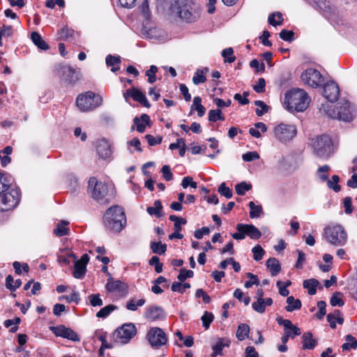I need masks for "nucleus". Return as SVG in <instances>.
Listing matches in <instances>:
<instances>
[{
	"label": "nucleus",
	"instance_id": "obj_1",
	"mask_svg": "<svg viewBox=\"0 0 357 357\" xmlns=\"http://www.w3.org/2000/svg\"><path fill=\"white\" fill-rule=\"evenodd\" d=\"M169 4L167 14L174 18L179 19L183 23L193 24L197 22L202 14L200 6L192 0H160Z\"/></svg>",
	"mask_w": 357,
	"mask_h": 357
},
{
	"label": "nucleus",
	"instance_id": "obj_2",
	"mask_svg": "<svg viewBox=\"0 0 357 357\" xmlns=\"http://www.w3.org/2000/svg\"><path fill=\"white\" fill-rule=\"evenodd\" d=\"M309 103L310 98L303 89H295L285 94L284 104L289 112H303L307 109Z\"/></svg>",
	"mask_w": 357,
	"mask_h": 357
},
{
	"label": "nucleus",
	"instance_id": "obj_3",
	"mask_svg": "<svg viewBox=\"0 0 357 357\" xmlns=\"http://www.w3.org/2000/svg\"><path fill=\"white\" fill-rule=\"evenodd\" d=\"M103 221L107 229L115 233L120 232L126 224L123 208L119 206L110 207L106 211Z\"/></svg>",
	"mask_w": 357,
	"mask_h": 357
},
{
	"label": "nucleus",
	"instance_id": "obj_4",
	"mask_svg": "<svg viewBox=\"0 0 357 357\" xmlns=\"http://www.w3.org/2000/svg\"><path fill=\"white\" fill-rule=\"evenodd\" d=\"M326 114L330 118L349 122L354 117V109L348 101L344 100L335 106L328 107L326 110Z\"/></svg>",
	"mask_w": 357,
	"mask_h": 357
},
{
	"label": "nucleus",
	"instance_id": "obj_5",
	"mask_svg": "<svg viewBox=\"0 0 357 357\" xmlns=\"http://www.w3.org/2000/svg\"><path fill=\"white\" fill-rule=\"evenodd\" d=\"M312 147L315 155L321 158L327 159L333 153V144L331 137L324 135L312 139Z\"/></svg>",
	"mask_w": 357,
	"mask_h": 357
},
{
	"label": "nucleus",
	"instance_id": "obj_6",
	"mask_svg": "<svg viewBox=\"0 0 357 357\" xmlns=\"http://www.w3.org/2000/svg\"><path fill=\"white\" fill-rule=\"evenodd\" d=\"M102 103V97L91 91H88L84 94H80L76 99V105L82 112L92 111L100 106Z\"/></svg>",
	"mask_w": 357,
	"mask_h": 357
},
{
	"label": "nucleus",
	"instance_id": "obj_7",
	"mask_svg": "<svg viewBox=\"0 0 357 357\" xmlns=\"http://www.w3.org/2000/svg\"><path fill=\"white\" fill-rule=\"evenodd\" d=\"M324 235L328 242L336 246L344 245L347 240V232L339 225L328 226L324 230Z\"/></svg>",
	"mask_w": 357,
	"mask_h": 357
},
{
	"label": "nucleus",
	"instance_id": "obj_8",
	"mask_svg": "<svg viewBox=\"0 0 357 357\" xmlns=\"http://www.w3.org/2000/svg\"><path fill=\"white\" fill-rule=\"evenodd\" d=\"M8 185L5 190H0V211H9L14 208L19 203L20 194L19 190L12 189L7 192Z\"/></svg>",
	"mask_w": 357,
	"mask_h": 357
},
{
	"label": "nucleus",
	"instance_id": "obj_9",
	"mask_svg": "<svg viewBox=\"0 0 357 357\" xmlns=\"http://www.w3.org/2000/svg\"><path fill=\"white\" fill-rule=\"evenodd\" d=\"M273 133L278 141L284 144L294 139L296 135V128L293 125L280 123L274 128Z\"/></svg>",
	"mask_w": 357,
	"mask_h": 357
},
{
	"label": "nucleus",
	"instance_id": "obj_10",
	"mask_svg": "<svg viewBox=\"0 0 357 357\" xmlns=\"http://www.w3.org/2000/svg\"><path fill=\"white\" fill-rule=\"evenodd\" d=\"M88 184V192L93 199L99 202L105 199L108 192L105 183L98 181L95 177H91L89 178Z\"/></svg>",
	"mask_w": 357,
	"mask_h": 357
},
{
	"label": "nucleus",
	"instance_id": "obj_11",
	"mask_svg": "<svg viewBox=\"0 0 357 357\" xmlns=\"http://www.w3.org/2000/svg\"><path fill=\"white\" fill-rule=\"evenodd\" d=\"M136 332L133 324H125L114 332L112 337L116 342L126 344L135 335Z\"/></svg>",
	"mask_w": 357,
	"mask_h": 357
},
{
	"label": "nucleus",
	"instance_id": "obj_12",
	"mask_svg": "<svg viewBox=\"0 0 357 357\" xmlns=\"http://www.w3.org/2000/svg\"><path fill=\"white\" fill-rule=\"evenodd\" d=\"M301 79L305 84L312 88L320 86L324 82V77L316 69L308 68L301 75Z\"/></svg>",
	"mask_w": 357,
	"mask_h": 357
},
{
	"label": "nucleus",
	"instance_id": "obj_13",
	"mask_svg": "<svg viewBox=\"0 0 357 357\" xmlns=\"http://www.w3.org/2000/svg\"><path fill=\"white\" fill-rule=\"evenodd\" d=\"M146 338L151 347L154 348H158L165 344L167 341L164 331L158 327L151 328L147 333Z\"/></svg>",
	"mask_w": 357,
	"mask_h": 357
},
{
	"label": "nucleus",
	"instance_id": "obj_14",
	"mask_svg": "<svg viewBox=\"0 0 357 357\" xmlns=\"http://www.w3.org/2000/svg\"><path fill=\"white\" fill-rule=\"evenodd\" d=\"M123 98L127 102H129L130 98H132L134 100L146 107H150L151 106L145 95L137 88L132 87L130 89L126 90L123 93Z\"/></svg>",
	"mask_w": 357,
	"mask_h": 357
},
{
	"label": "nucleus",
	"instance_id": "obj_15",
	"mask_svg": "<svg viewBox=\"0 0 357 357\" xmlns=\"http://www.w3.org/2000/svg\"><path fill=\"white\" fill-rule=\"evenodd\" d=\"M50 329L57 337H61L75 342L79 341V337L76 333L72 329L66 328L63 325L50 326Z\"/></svg>",
	"mask_w": 357,
	"mask_h": 357
},
{
	"label": "nucleus",
	"instance_id": "obj_16",
	"mask_svg": "<svg viewBox=\"0 0 357 357\" xmlns=\"http://www.w3.org/2000/svg\"><path fill=\"white\" fill-rule=\"evenodd\" d=\"M89 261V257L87 254L83 255L79 260L75 261L73 276L75 278L79 279L84 277Z\"/></svg>",
	"mask_w": 357,
	"mask_h": 357
},
{
	"label": "nucleus",
	"instance_id": "obj_17",
	"mask_svg": "<svg viewBox=\"0 0 357 357\" xmlns=\"http://www.w3.org/2000/svg\"><path fill=\"white\" fill-rule=\"evenodd\" d=\"M324 96L330 102H334L337 100L340 94L338 85L334 82L326 83L324 86Z\"/></svg>",
	"mask_w": 357,
	"mask_h": 357
},
{
	"label": "nucleus",
	"instance_id": "obj_18",
	"mask_svg": "<svg viewBox=\"0 0 357 357\" xmlns=\"http://www.w3.org/2000/svg\"><path fill=\"white\" fill-rule=\"evenodd\" d=\"M106 289L109 292L118 293L121 295H125L127 293V286L120 280H114L109 278L106 284Z\"/></svg>",
	"mask_w": 357,
	"mask_h": 357
},
{
	"label": "nucleus",
	"instance_id": "obj_19",
	"mask_svg": "<svg viewBox=\"0 0 357 357\" xmlns=\"http://www.w3.org/2000/svg\"><path fill=\"white\" fill-rule=\"evenodd\" d=\"M238 231H245L252 239H259L261 236V231L253 225L238 224L236 225Z\"/></svg>",
	"mask_w": 357,
	"mask_h": 357
},
{
	"label": "nucleus",
	"instance_id": "obj_20",
	"mask_svg": "<svg viewBox=\"0 0 357 357\" xmlns=\"http://www.w3.org/2000/svg\"><path fill=\"white\" fill-rule=\"evenodd\" d=\"M97 153L103 159L108 158L112 153L110 144L105 139L100 140L97 144Z\"/></svg>",
	"mask_w": 357,
	"mask_h": 357
},
{
	"label": "nucleus",
	"instance_id": "obj_21",
	"mask_svg": "<svg viewBox=\"0 0 357 357\" xmlns=\"http://www.w3.org/2000/svg\"><path fill=\"white\" fill-rule=\"evenodd\" d=\"M164 317L162 309L158 306H151L147 308L145 317L149 320L155 321L160 319Z\"/></svg>",
	"mask_w": 357,
	"mask_h": 357
},
{
	"label": "nucleus",
	"instance_id": "obj_22",
	"mask_svg": "<svg viewBox=\"0 0 357 357\" xmlns=\"http://www.w3.org/2000/svg\"><path fill=\"white\" fill-rule=\"evenodd\" d=\"M272 304L273 300L271 298H257V301L252 303V307L255 311L261 314L265 312L266 306H270Z\"/></svg>",
	"mask_w": 357,
	"mask_h": 357
},
{
	"label": "nucleus",
	"instance_id": "obj_23",
	"mask_svg": "<svg viewBox=\"0 0 357 357\" xmlns=\"http://www.w3.org/2000/svg\"><path fill=\"white\" fill-rule=\"evenodd\" d=\"M149 116L146 114H142L139 118L135 117L134 119L135 126H133L131 129L134 130L135 126L138 132H144L146 128V126L149 123Z\"/></svg>",
	"mask_w": 357,
	"mask_h": 357
},
{
	"label": "nucleus",
	"instance_id": "obj_24",
	"mask_svg": "<svg viewBox=\"0 0 357 357\" xmlns=\"http://www.w3.org/2000/svg\"><path fill=\"white\" fill-rule=\"evenodd\" d=\"M326 318L332 328H335L336 327V322L339 324H342L344 322L343 317L340 311L338 310H335L333 312L329 313Z\"/></svg>",
	"mask_w": 357,
	"mask_h": 357
},
{
	"label": "nucleus",
	"instance_id": "obj_25",
	"mask_svg": "<svg viewBox=\"0 0 357 357\" xmlns=\"http://www.w3.org/2000/svg\"><path fill=\"white\" fill-rule=\"evenodd\" d=\"M69 222L66 220H61L59 222L56 227L54 229L53 233L56 236H63L68 235L69 234V228L68 227Z\"/></svg>",
	"mask_w": 357,
	"mask_h": 357
},
{
	"label": "nucleus",
	"instance_id": "obj_26",
	"mask_svg": "<svg viewBox=\"0 0 357 357\" xmlns=\"http://www.w3.org/2000/svg\"><path fill=\"white\" fill-rule=\"evenodd\" d=\"M162 206L160 200H155L153 203V206H149L146 208L147 213L151 215H154L156 218L162 216Z\"/></svg>",
	"mask_w": 357,
	"mask_h": 357
},
{
	"label": "nucleus",
	"instance_id": "obj_27",
	"mask_svg": "<svg viewBox=\"0 0 357 357\" xmlns=\"http://www.w3.org/2000/svg\"><path fill=\"white\" fill-rule=\"evenodd\" d=\"M303 349H312L316 346V340L312 338L311 333H305L302 336Z\"/></svg>",
	"mask_w": 357,
	"mask_h": 357
},
{
	"label": "nucleus",
	"instance_id": "obj_28",
	"mask_svg": "<svg viewBox=\"0 0 357 357\" xmlns=\"http://www.w3.org/2000/svg\"><path fill=\"white\" fill-rule=\"evenodd\" d=\"M33 43L40 50H47L49 49V45L42 38L41 36L38 32H33L31 36Z\"/></svg>",
	"mask_w": 357,
	"mask_h": 357
},
{
	"label": "nucleus",
	"instance_id": "obj_29",
	"mask_svg": "<svg viewBox=\"0 0 357 357\" xmlns=\"http://www.w3.org/2000/svg\"><path fill=\"white\" fill-rule=\"evenodd\" d=\"M287 305L285 307V310L287 312L300 310L302 305L301 301L298 298H294V296L287 297Z\"/></svg>",
	"mask_w": 357,
	"mask_h": 357
},
{
	"label": "nucleus",
	"instance_id": "obj_30",
	"mask_svg": "<svg viewBox=\"0 0 357 357\" xmlns=\"http://www.w3.org/2000/svg\"><path fill=\"white\" fill-rule=\"evenodd\" d=\"M266 265L267 268L270 269V271L273 276L276 275L280 271V265L279 264L278 260L275 258L268 259L266 261Z\"/></svg>",
	"mask_w": 357,
	"mask_h": 357
},
{
	"label": "nucleus",
	"instance_id": "obj_31",
	"mask_svg": "<svg viewBox=\"0 0 357 357\" xmlns=\"http://www.w3.org/2000/svg\"><path fill=\"white\" fill-rule=\"evenodd\" d=\"M229 341L225 340L224 339H218L215 344L213 345V354H212L213 357H215L217 355H220L222 353V349L225 347H229Z\"/></svg>",
	"mask_w": 357,
	"mask_h": 357
},
{
	"label": "nucleus",
	"instance_id": "obj_32",
	"mask_svg": "<svg viewBox=\"0 0 357 357\" xmlns=\"http://www.w3.org/2000/svg\"><path fill=\"white\" fill-rule=\"evenodd\" d=\"M250 332V327L245 324H241L236 331V337L238 340L242 341L248 337Z\"/></svg>",
	"mask_w": 357,
	"mask_h": 357
},
{
	"label": "nucleus",
	"instance_id": "obj_33",
	"mask_svg": "<svg viewBox=\"0 0 357 357\" xmlns=\"http://www.w3.org/2000/svg\"><path fill=\"white\" fill-rule=\"evenodd\" d=\"M318 284V280L315 279H309L303 282V287L307 289L309 294L314 295L317 292V287Z\"/></svg>",
	"mask_w": 357,
	"mask_h": 357
},
{
	"label": "nucleus",
	"instance_id": "obj_34",
	"mask_svg": "<svg viewBox=\"0 0 357 357\" xmlns=\"http://www.w3.org/2000/svg\"><path fill=\"white\" fill-rule=\"evenodd\" d=\"M144 34L150 39L160 40L162 37V31L156 27H152L145 31Z\"/></svg>",
	"mask_w": 357,
	"mask_h": 357
},
{
	"label": "nucleus",
	"instance_id": "obj_35",
	"mask_svg": "<svg viewBox=\"0 0 357 357\" xmlns=\"http://www.w3.org/2000/svg\"><path fill=\"white\" fill-rule=\"evenodd\" d=\"M21 284V280L17 279L14 280L11 275H8L6 278V287L12 291H15Z\"/></svg>",
	"mask_w": 357,
	"mask_h": 357
},
{
	"label": "nucleus",
	"instance_id": "obj_36",
	"mask_svg": "<svg viewBox=\"0 0 357 357\" xmlns=\"http://www.w3.org/2000/svg\"><path fill=\"white\" fill-rule=\"evenodd\" d=\"M248 205L250 209V217L251 218H256L260 217L261 214L263 212L261 206L255 205V204L253 202H250Z\"/></svg>",
	"mask_w": 357,
	"mask_h": 357
},
{
	"label": "nucleus",
	"instance_id": "obj_37",
	"mask_svg": "<svg viewBox=\"0 0 357 357\" xmlns=\"http://www.w3.org/2000/svg\"><path fill=\"white\" fill-rule=\"evenodd\" d=\"M146 303V300L144 298H141L139 300L131 299L126 303V308L130 311H136L138 307H141L144 305Z\"/></svg>",
	"mask_w": 357,
	"mask_h": 357
},
{
	"label": "nucleus",
	"instance_id": "obj_38",
	"mask_svg": "<svg viewBox=\"0 0 357 357\" xmlns=\"http://www.w3.org/2000/svg\"><path fill=\"white\" fill-rule=\"evenodd\" d=\"M208 71L207 68L204 69H198L195 75L192 78V82L195 84L197 85L200 83H204L206 82V78L204 76V74Z\"/></svg>",
	"mask_w": 357,
	"mask_h": 357
},
{
	"label": "nucleus",
	"instance_id": "obj_39",
	"mask_svg": "<svg viewBox=\"0 0 357 357\" xmlns=\"http://www.w3.org/2000/svg\"><path fill=\"white\" fill-rule=\"evenodd\" d=\"M202 99L199 96H196L193 99V104L192 105V108H195L197 111V114L199 116H202L204 115L206 109L202 105Z\"/></svg>",
	"mask_w": 357,
	"mask_h": 357
},
{
	"label": "nucleus",
	"instance_id": "obj_40",
	"mask_svg": "<svg viewBox=\"0 0 357 357\" xmlns=\"http://www.w3.org/2000/svg\"><path fill=\"white\" fill-rule=\"evenodd\" d=\"M346 342L343 344L342 348L343 350H349L357 347L356 339L351 335H347L345 338Z\"/></svg>",
	"mask_w": 357,
	"mask_h": 357
},
{
	"label": "nucleus",
	"instance_id": "obj_41",
	"mask_svg": "<svg viewBox=\"0 0 357 357\" xmlns=\"http://www.w3.org/2000/svg\"><path fill=\"white\" fill-rule=\"evenodd\" d=\"M151 249L153 253L163 255L166 252L167 246L161 242H152L151 243Z\"/></svg>",
	"mask_w": 357,
	"mask_h": 357
},
{
	"label": "nucleus",
	"instance_id": "obj_42",
	"mask_svg": "<svg viewBox=\"0 0 357 357\" xmlns=\"http://www.w3.org/2000/svg\"><path fill=\"white\" fill-rule=\"evenodd\" d=\"M326 181H327V186L329 188L333 189L336 192L340 191L341 187L338 184V183L340 181V178L337 175H333L331 177V179H328Z\"/></svg>",
	"mask_w": 357,
	"mask_h": 357
},
{
	"label": "nucleus",
	"instance_id": "obj_43",
	"mask_svg": "<svg viewBox=\"0 0 357 357\" xmlns=\"http://www.w3.org/2000/svg\"><path fill=\"white\" fill-rule=\"evenodd\" d=\"M116 306L114 305H108L102 309H100L97 313L96 317L98 318H105L107 317L112 312L116 309Z\"/></svg>",
	"mask_w": 357,
	"mask_h": 357
},
{
	"label": "nucleus",
	"instance_id": "obj_44",
	"mask_svg": "<svg viewBox=\"0 0 357 357\" xmlns=\"http://www.w3.org/2000/svg\"><path fill=\"white\" fill-rule=\"evenodd\" d=\"M330 169L331 167L327 165L319 167L317 172L318 177L321 181H326L328 179V171Z\"/></svg>",
	"mask_w": 357,
	"mask_h": 357
},
{
	"label": "nucleus",
	"instance_id": "obj_45",
	"mask_svg": "<svg viewBox=\"0 0 357 357\" xmlns=\"http://www.w3.org/2000/svg\"><path fill=\"white\" fill-rule=\"evenodd\" d=\"M342 294L340 292H335L330 300V303L332 306L342 307L344 303L342 298Z\"/></svg>",
	"mask_w": 357,
	"mask_h": 357
},
{
	"label": "nucleus",
	"instance_id": "obj_46",
	"mask_svg": "<svg viewBox=\"0 0 357 357\" xmlns=\"http://www.w3.org/2000/svg\"><path fill=\"white\" fill-rule=\"evenodd\" d=\"M255 105L258 107L256 109V114L258 116H261L268 112L269 107L263 101L256 100L255 101Z\"/></svg>",
	"mask_w": 357,
	"mask_h": 357
},
{
	"label": "nucleus",
	"instance_id": "obj_47",
	"mask_svg": "<svg viewBox=\"0 0 357 357\" xmlns=\"http://www.w3.org/2000/svg\"><path fill=\"white\" fill-rule=\"evenodd\" d=\"M222 56L225 59V62L232 63L236 60V57L234 56V50L231 47L223 50Z\"/></svg>",
	"mask_w": 357,
	"mask_h": 357
},
{
	"label": "nucleus",
	"instance_id": "obj_48",
	"mask_svg": "<svg viewBox=\"0 0 357 357\" xmlns=\"http://www.w3.org/2000/svg\"><path fill=\"white\" fill-rule=\"evenodd\" d=\"M88 301L93 307H100L103 305L102 300L99 294L89 295L88 296Z\"/></svg>",
	"mask_w": 357,
	"mask_h": 357
},
{
	"label": "nucleus",
	"instance_id": "obj_49",
	"mask_svg": "<svg viewBox=\"0 0 357 357\" xmlns=\"http://www.w3.org/2000/svg\"><path fill=\"white\" fill-rule=\"evenodd\" d=\"M208 120L210 121L215 122L218 120L224 121L225 118L222 114L220 109H212L208 112Z\"/></svg>",
	"mask_w": 357,
	"mask_h": 357
},
{
	"label": "nucleus",
	"instance_id": "obj_50",
	"mask_svg": "<svg viewBox=\"0 0 357 357\" xmlns=\"http://www.w3.org/2000/svg\"><path fill=\"white\" fill-rule=\"evenodd\" d=\"M282 325L284 327L285 331H294V335H299L301 334V329L298 327L293 325L290 320L285 319L284 321H282Z\"/></svg>",
	"mask_w": 357,
	"mask_h": 357
},
{
	"label": "nucleus",
	"instance_id": "obj_51",
	"mask_svg": "<svg viewBox=\"0 0 357 357\" xmlns=\"http://www.w3.org/2000/svg\"><path fill=\"white\" fill-rule=\"evenodd\" d=\"M282 22V16L280 13H272L268 17V23L274 26L281 24Z\"/></svg>",
	"mask_w": 357,
	"mask_h": 357
},
{
	"label": "nucleus",
	"instance_id": "obj_52",
	"mask_svg": "<svg viewBox=\"0 0 357 357\" xmlns=\"http://www.w3.org/2000/svg\"><path fill=\"white\" fill-rule=\"evenodd\" d=\"M252 185L243 181L236 185L235 190L238 195H243L245 193L250 190Z\"/></svg>",
	"mask_w": 357,
	"mask_h": 357
},
{
	"label": "nucleus",
	"instance_id": "obj_53",
	"mask_svg": "<svg viewBox=\"0 0 357 357\" xmlns=\"http://www.w3.org/2000/svg\"><path fill=\"white\" fill-rule=\"evenodd\" d=\"M349 291L352 298L357 300V271L355 278L349 285Z\"/></svg>",
	"mask_w": 357,
	"mask_h": 357
},
{
	"label": "nucleus",
	"instance_id": "obj_54",
	"mask_svg": "<svg viewBox=\"0 0 357 357\" xmlns=\"http://www.w3.org/2000/svg\"><path fill=\"white\" fill-rule=\"evenodd\" d=\"M252 252L254 255V259L257 261L261 260L265 254V251L259 245H257L252 248Z\"/></svg>",
	"mask_w": 357,
	"mask_h": 357
},
{
	"label": "nucleus",
	"instance_id": "obj_55",
	"mask_svg": "<svg viewBox=\"0 0 357 357\" xmlns=\"http://www.w3.org/2000/svg\"><path fill=\"white\" fill-rule=\"evenodd\" d=\"M247 277L250 279L249 281L245 282V287L247 289L250 288L252 285H259V281L257 275H254L252 273H248L246 274Z\"/></svg>",
	"mask_w": 357,
	"mask_h": 357
},
{
	"label": "nucleus",
	"instance_id": "obj_56",
	"mask_svg": "<svg viewBox=\"0 0 357 357\" xmlns=\"http://www.w3.org/2000/svg\"><path fill=\"white\" fill-rule=\"evenodd\" d=\"M193 275L194 273L192 271L182 268L181 269L180 273L177 276V278L179 281L183 282L185 281L187 278H192Z\"/></svg>",
	"mask_w": 357,
	"mask_h": 357
},
{
	"label": "nucleus",
	"instance_id": "obj_57",
	"mask_svg": "<svg viewBox=\"0 0 357 357\" xmlns=\"http://www.w3.org/2000/svg\"><path fill=\"white\" fill-rule=\"evenodd\" d=\"M218 192L221 195L227 197V199L231 198L233 195L231 190H230L228 187H227L226 184L225 183H222L220 184V185L219 186Z\"/></svg>",
	"mask_w": 357,
	"mask_h": 357
},
{
	"label": "nucleus",
	"instance_id": "obj_58",
	"mask_svg": "<svg viewBox=\"0 0 357 357\" xmlns=\"http://www.w3.org/2000/svg\"><path fill=\"white\" fill-rule=\"evenodd\" d=\"M149 264L155 266V271L156 273H160L162 271V264L160 262V259L158 257H152L149 260Z\"/></svg>",
	"mask_w": 357,
	"mask_h": 357
},
{
	"label": "nucleus",
	"instance_id": "obj_59",
	"mask_svg": "<svg viewBox=\"0 0 357 357\" xmlns=\"http://www.w3.org/2000/svg\"><path fill=\"white\" fill-rule=\"evenodd\" d=\"M201 319H202L204 327H205L206 328H208L210 326V324L213 320V315L211 312H205V313L202 315Z\"/></svg>",
	"mask_w": 357,
	"mask_h": 357
},
{
	"label": "nucleus",
	"instance_id": "obj_60",
	"mask_svg": "<svg viewBox=\"0 0 357 357\" xmlns=\"http://www.w3.org/2000/svg\"><path fill=\"white\" fill-rule=\"evenodd\" d=\"M244 161L250 162L259 158V155L256 151H248L242 155Z\"/></svg>",
	"mask_w": 357,
	"mask_h": 357
},
{
	"label": "nucleus",
	"instance_id": "obj_61",
	"mask_svg": "<svg viewBox=\"0 0 357 357\" xmlns=\"http://www.w3.org/2000/svg\"><path fill=\"white\" fill-rule=\"evenodd\" d=\"M105 61L108 66H114L120 63L121 58H120V56H115L109 54L107 56Z\"/></svg>",
	"mask_w": 357,
	"mask_h": 357
},
{
	"label": "nucleus",
	"instance_id": "obj_62",
	"mask_svg": "<svg viewBox=\"0 0 357 357\" xmlns=\"http://www.w3.org/2000/svg\"><path fill=\"white\" fill-rule=\"evenodd\" d=\"M280 37L285 41L291 42L294 39V32L283 29L280 33Z\"/></svg>",
	"mask_w": 357,
	"mask_h": 357
},
{
	"label": "nucleus",
	"instance_id": "obj_63",
	"mask_svg": "<svg viewBox=\"0 0 357 357\" xmlns=\"http://www.w3.org/2000/svg\"><path fill=\"white\" fill-rule=\"evenodd\" d=\"M266 82L264 78H259L256 85L253 86L257 93H263L265 91Z\"/></svg>",
	"mask_w": 357,
	"mask_h": 357
},
{
	"label": "nucleus",
	"instance_id": "obj_64",
	"mask_svg": "<svg viewBox=\"0 0 357 357\" xmlns=\"http://www.w3.org/2000/svg\"><path fill=\"white\" fill-rule=\"evenodd\" d=\"M161 172L164 178L169 181H171L173 178L172 173L170 170V168L168 165H164L161 169Z\"/></svg>",
	"mask_w": 357,
	"mask_h": 357
}]
</instances>
